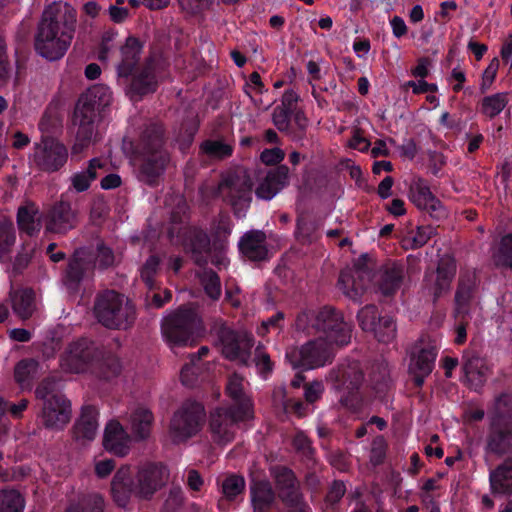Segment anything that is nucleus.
<instances>
[{
	"instance_id": "nucleus-18",
	"label": "nucleus",
	"mask_w": 512,
	"mask_h": 512,
	"mask_svg": "<svg viewBox=\"0 0 512 512\" xmlns=\"http://www.w3.org/2000/svg\"><path fill=\"white\" fill-rule=\"evenodd\" d=\"M270 475L275 483V493L284 505H293L302 498L299 481L292 469L275 465L270 468Z\"/></svg>"
},
{
	"instance_id": "nucleus-13",
	"label": "nucleus",
	"mask_w": 512,
	"mask_h": 512,
	"mask_svg": "<svg viewBox=\"0 0 512 512\" xmlns=\"http://www.w3.org/2000/svg\"><path fill=\"white\" fill-rule=\"evenodd\" d=\"M99 114L88 102L79 97L72 119V124L76 128L75 142L71 148L73 156L83 153L90 146Z\"/></svg>"
},
{
	"instance_id": "nucleus-55",
	"label": "nucleus",
	"mask_w": 512,
	"mask_h": 512,
	"mask_svg": "<svg viewBox=\"0 0 512 512\" xmlns=\"http://www.w3.org/2000/svg\"><path fill=\"white\" fill-rule=\"evenodd\" d=\"M24 499L16 490L0 491V512H22Z\"/></svg>"
},
{
	"instance_id": "nucleus-42",
	"label": "nucleus",
	"mask_w": 512,
	"mask_h": 512,
	"mask_svg": "<svg viewBox=\"0 0 512 512\" xmlns=\"http://www.w3.org/2000/svg\"><path fill=\"white\" fill-rule=\"evenodd\" d=\"M508 103L509 94L507 92H498L484 96L478 104V110L481 115L492 120L505 109Z\"/></svg>"
},
{
	"instance_id": "nucleus-17",
	"label": "nucleus",
	"mask_w": 512,
	"mask_h": 512,
	"mask_svg": "<svg viewBox=\"0 0 512 512\" xmlns=\"http://www.w3.org/2000/svg\"><path fill=\"white\" fill-rule=\"evenodd\" d=\"M159 62L160 56L157 52L151 53L145 59L140 72L133 76L126 88V92L132 100H138L142 96L156 91Z\"/></svg>"
},
{
	"instance_id": "nucleus-43",
	"label": "nucleus",
	"mask_w": 512,
	"mask_h": 512,
	"mask_svg": "<svg viewBox=\"0 0 512 512\" xmlns=\"http://www.w3.org/2000/svg\"><path fill=\"white\" fill-rule=\"evenodd\" d=\"M298 101L299 95L293 89H287L284 91L281 104L278 106L294 114V123L297 125L298 132L301 133L304 129H307L309 120L305 112L297 107Z\"/></svg>"
},
{
	"instance_id": "nucleus-6",
	"label": "nucleus",
	"mask_w": 512,
	"mask_h": 512,
	"mask_svg": "<svg viewBox=\"0 0 512 512\" xmlns=\"http://www.w3.org/2000/svg\"><path fill=\"white\" fill-rule=\"evenodd\" d=\"M160 129L157 124L147 127L137 147V158L140 165V178L149 185H154L159 177Z\"/></svg>"
},
{
	"instance_id": "nucleus-26",
	"label": "nucleus",
	"mask_w": 512,
	"mask_h": 512,
	"mask_svg": "<svg viewBox=\"0 0 512 512\" xmlns=\"http://www.w3.org/2000/svg\"><path fill=\"white\" fill-rule=\"evenodd\" d=\"M238 248L242 256L252 262L269 259L266 234L260 230H250L239 240Z\"/></svg>"
},
{
	"instance_id": "nucleus-63",
	"label": "nucleus",
	"mask_w": 512,
	"mask_h": 512,
	"mask_svg": "<svg viewBox=\"0 0 512 512\" xmlns=\"http://www.w3.org/2000/svg\"><path fill=\"white\" fill-rule=\"evenodd\" d=\"M15 231L9 221H0V254L6 253L15 243Z\"/></svg>"
},
{
	"instance_id": "nucleus-29",
	"label": "nucleus",
	"mask_w": 512,
	"mask_h": 512,
	"mask_svg": "<svg viewBox=\"0 0 512 512\" xmlns=\"http://www.w3.org/2000/svg\"><path fill=\"white\" fill-rule=\"evenodd\" d=\"M134 494V484L131 480V467L122 465L114 474L111 482V494L115 503L125 507Z\"/></svg>"
},
{
	"instance_id": "nucleus-32",
	"label": "nucleus",
	"mask_w": 512,
	"mask_h": 512,
	"mask_svg": "<svg viewBox=\"0 0 512 512\" xmlns=\"http://www.w3.org/2000/svg\"><path fill=\"white\" fill-rule=\"evenodd\" d=\"M456 262L453 258L444 257L438 262L436 279L431 287V292L436 302L444 293L448 292L456 275Z\"/></svg>"
},
{
	"instance_id": "nucleus-44",
	"label": "nucleus",
	"mask_w": 512,
	"mask_h": 512,
	"mask_svg": "<svg viewBox=\"0 0 512 512\" xmlns=\"http://www.w3.org/2000/svg\"><path fill=\"white\" fill-rule=\"evenodd\" d=\"M131 431L136 440H145L150 436L153 415L152 413L144 408L135 410L131 415Z\"/></svg>"
},
{
	"instance_id": "nucleus-16",
	"label": "nucleus",
	"mask_w": 512,
	"mask_h": 512,
	"mask_svg": "<svg viewBox=\"0 0 512 512\" xmlns=\"http://www.w3.org/2000/svg\"><path fill=\"white\" fill-rule=\"evenodd\" d=\"M224 357L230 361L238 360L247 365L254 346V337L246 332H238L225 325L218 330Z\"/></svg>"
},
{
	"instance_id": "nucleus-36",
	"label": "nucleus",
	"mask_w": 512,
	"mask_h": 512,
	"mask_svg": "<svg viewBox=\"0 0 512 512\" xmlns=\"http://www.w3.org/2000/svg\"><path fill=\"white\" fill-rule=\"evenodd\" d=\"M250 494L255 512H268L276 500V493L271 483L266 480L253 482Z\"/></svg>"
},
{
	"instance_id": "nucleus-38",
	"label": "nucleus",
	"mask_w": 512,
	"mask_h": 512,
	"mask_svg": "<svg viewBox=\"0 0 512 512\" xmlns=\"http://www.w3.org/2000/svg\"><path fill=\"white\" fill-rule=\"evenodd\" d=\"M321 221L307 213H301L296 219L294 235L296 240L302 244H311L320 238L319 230Z\"/></svg>"
},
{
	"instance_id": "nucleus-19",
	"label": "nucleus",
	"mask_w": 512,
	"mask_h": 512,
	"mask_svg": "<svg viewBox=\"0 0 512 512\" xmlns=\"http://www.w3.org/2000/svg\"><path fill=\"white\" fill-rule=\"evenodd\" d=\"M78 224V211L71 203L62 198L51 205L45 217L46 230L52 233L65 234Z\"/></svg>"
},
{
	"instance_id": "nucleus-31",
	"label": "nucleus",
	"mask_w": 512,
	"mask_h": 512,
	"mask_svg": "<svg viewBox=\"0 0 512 512\" xmlns=\"http://www.w3.org/2000/svg\"><path fill=\"white\" fill-rule=\"evenodd\" d=\"M143 45L140 40L134 36H129L125 44L121 47V62L117 67L118 76L127 79L132 75L136 65L139 62Z\"/></svg>"
},
{
	"instance_id": "nucleus-22",
	"label": "nucleus",
	"mask_w": 512,
	"mask_h": 512,
	"mask_svg": "<svg viewBox=\"0 0 512 512\" xmlns=\"http://www.w3.org/2000/svg\"><path fill=\"white\" fill-rule=\"evenodd\" d=\"M371 277V271L364 266L342 270L338 278V287L348 298L357 302L369 287Z\"/></svg>"
},
{
	"instance_id": "nucleus-2",
	"label": "nucleus",
	"mask_w": 512,
	"mask_h": 512,
	"mask_svg": "<svg viewBox=\"0 0 512 512\" xmlns=\"http://www.w3.org/2000/svg\"><path fill=\"white\" fill-rule=\"evenodd\" d=\"M76 25V12L68 5L53 4L42 15L35 36V50L50 61L64 56L71 44Z\"/></svg>"
},
{
	"instance_id": "nucleus-27",
	"label": "nucleus",
	"mask_w": 512,
	"mask_h": 512,
	"mask_svg": "<svg viewBox=\"0 0 512 512\" xmlns=\"http://www.w3.org/2000/svg\"><path fill=\"white\" fill-rule=\"evenodd\" d=\"M289 183V168L279 165L268 171L265 178L255 189V195L259 199L271 200L277 193Z\"/></svg>"
},
{
	"instance_id": "nucleus-24",
	"label": "nucleus",
	"mask_w": 512,
	"mask_h": 512,
	"mask_svg": "<svg viewBox=\"0 0 512 512\" xmlns=\"http://www.w3.org/2000/svg\"><path fill=\"white\" fill-rule=\"evenodd\" d=\"M405 276L404 265L397 261H388L374 274L379 292L385 297L394 296L400 289Z\"/></svg>"
},
{
	"instance_id": "nucleus-60",
	"label": "nucleus",
	"mask_w": 512,
	"mask_h": 512,
	"mask_svg": "<svg viewBox=\"0 0 512 512\" xmlns=\"http://www.w3.org/2000/svg\"><path fill=\"white\" fill-rule=\"evenodd\" d=\"M382 316L378 313V308L374 304H369L361 308L357 314V319L359 322V326L364 331H370L371 329H375V325L378 322V319Z\"/></svg>"
},
{
	"instance_id": "nucleus-11",
	"label": "nucleus",
	"mask_w": 512,
	"mask_h": 512,
	"mask_svg": "<svg viewBox=\"0 0 512 512\" xmlns=\"http://www.w3.org/2000/svg\"><path fill=\"white\" fill-rule=\"evenodd\" d=\"M316 332H321L329 344L345 346L351 339V325L343 314L332 306H324L317 311Z\"/></svg>"
},
{
	"instance_id": "nucleus-56",
	"label": "nucleus",
	"mask_w": 512,
	"mask_h": 512,
	"mask_svg": "<svg viewBox=\"0 0 512 512\" xmlns=\"http://www.w3.org/2000/svg\"><path fill=\"white\" fill-rule=\"evenodd\" d=\"M104 498L99 494H92L77 504L70 505L65 512H104Z\"/></svg>"
},
{
	"instance_id": "nucleus-61",
	"label": "nucleus",
	"mask_w": 512,
	"mask_h": 512,
	"mask_svg": "<svg viewBox=\"0 0 512 512\" xmlns=\"http://www.w3.org/2000/svg\"><path fill=\"white\" fill-rule=\"evenodd\" d=\"M117 262V258L113 250L104 245L99 244L94 259V266L98 269L104 270L113 267Z\"/></svg>"
},
{
	"instance_id": "nucleus-20",
	"label": "nucleus",
	"mask_w": 512,
	"mask_h": 512,
	"mask_svg": "<svg viewBox=\"0 0 512 512\" xmlns=\"http://www.w3.org/2000/svg\"><path fill=\"white\" fill-rule=\"evenodd\" d=\"M409 198L417 208L427 211L436 220L446 216L444 205L431 192L427 180L423 178H418L410 185Z\"/></svg>"
},
{
	"instance_id": "nucleus-25",
	"label": "nucleus",
	"mask_w": 512,
	"mask_h": 512,
	"mask_svg": "<svg viewBox=\"0 0 512 512\" xmlns=\"http://www.w3.org/2000/svg\"><path fill=\"white\" fill-rule=\"evenodd\" d=\"M131 441V436L118 421L112 420L107 423L103 435V447L106 451L118 457H125L131 450Z\"/></svg>"
},
{
	"instance_id": "nucleus-58",
	"label": "nucleus",
	"mask_w": 512,
	"mask_h": 512,
	"mask_svg": "<svg viewBox=\"0 0 512 512\" xmlns=\"http://www.w3.org/2000/svg\"><path fill=\"white\" fill-rule=\"evenodd\" d=\"M245 489V479L243 476L231 474L222 482V493L227 500H234Z\"/></svg>"
},
{
	"instance_id": "nucleus-52",
	"label": "nucleus",
	"mask_w": 512,
	"mask_h": 512,
	"mask_svg": "<svg viewBox=\"0 0 512 512\" xmlns=\"http://www.w3.org/2000/svg\"><path fill=\"white\" fill-rule=\"evenodd\" d=\"M38 370V362L33 359L21 360L14 370L16 382L22 387H30L31 380L35 377Z\"/></svg>"
},
{
	"instance_id": "nucleus-21",
	"label": "nucleus",
	"mask_w": 512,
	"mask_h": 512,
	"mask_svg": "<svg viewBox=\"0 0 512 512\" xmlns=\"http://www.w3.org/2000/svg\"><path fill=\"white\" fill-rule=\"evenodd\" d=\"M160 489V465L146 461L137 467L134 478V495L141 500H151Z\"/></svg>"
},
{
	"instance_id": "nucleus-10",
	"label": "nucleus",
	"mask_w": 512,
	"mask_h": 512,
	"mask_svg": "<svg viewBox=\"0 0 512 512\" xmlns=\"http://www.w3.org/2000/svg\"><path fill=\"white\" fill-rule=\"evenodd\" d=\"M102 352L95 343L81 339L71 343L61 357L60 365L64 371L81 373L100 365Z\"/></svg>"
},
{
	"instance_id": "nucleus-4",
	"label": "nucleus",
	"mask_w": 512,
	"mask_h": 512,
	"mask_svg": "<svg viewBox=\"0 0 512 512\" xmlns=\"http://www.w3.org/2000/svg\"><path fill=\"white\" fill-rule=\"evenodd\" d=\"M496 403L506 409H497L491 416L484 449L487 454L501 457L512 450V399L502 394Z\"/></svg>"
},
{
	"instance_id": "nucleus-45",
	"label": "nucleus",
	"mask_w": 512,
	"mask_h": 512,
	"mask_svg": "<svg viewBox=\"0 0 512 512\" xmlns=\"http://www.w3.org/2000/svg\"><path fill=\"white\" fill-rule=\"evenodd\" d=\"M38 207L34 203H26L19 207L17 213V223L21 231L29 235L40 230V222L38 219Z\"/></svg>"
},
{
	"instance_id": "nucleus-59",
	"label": "nucleus",
	"mask_w": 512,
	"mask_h": 512,
	"mask_svg": "<svg viewBox=\"0 0 512 512\" xmlns=\"http://www.w3.org/2000/svg\"><path fill=\"white\" fill-rule=\"evenodd\" d=\"M160 260L156 255L147 259L141 270V279L149 290L156 287Z\"/></svg>"
},
{
	"instance_id": "nucleus-64",
	"label": "nucleus",
	"mask_w": 512,
	"mask_h": 512,
	"mask_svg": "<svg viewBox=\"0 0 512 512\" xmlns=\"http://www.w3.org/2000/svg\"><path fill=\"white\" fill-rule=\"evenodd\" d=\"M184 501L183 491L180 486L171 487L168 497L162 505V512H179Z\"/></svg>"
},
{
	"instance_id": "nucleus-30",
	"label": "nucleus",
	"mask_w": 512,
	"mask_h": 512,
	"mask_svg": "<svg viewBox=\"0 0 512 512\" xmlns=\"http://www.w3.org/2000/svg\"><path fill=\"white\" fill-rule=\"evenodd\" d=\"M218 194L228 201L236 210L238 206H249L251 201V189L245 183L237 185L233 177L223 179L218 186Z\"/></svg>"
},
{
	"instance_id": "nucleus-7",
	"label": "nucleus",
	"mask_w": 512,
	"mask_h": 512,
	"mask_svg": "<svg viewBox=\"0 0 512 512\" xmlns=\"http://www.w3.org/2000/svg\"><path fill=\"white\" fill-rule=\"evenodd\" d=\"M204 406L195 400H186L174 413L170 431L175 443H182L200 432L205 419Z\"/></svg>"
},
{
	"instance_id": "nucleus-49",
	"label": "nucleus",
	"mask_w": 512,
	"mask_h": 512,
	"mask_svg": "<svg viewBox=\"0 0 512 512\" xmlns=\"http://www.w3.org/2000/svg\"><path fill=\"white\" fill-rule=\"evenodd\" d=\"M200 151L209 158L225 159L233 154L234 146L223 139H207L201 143Z\"/></svg>"
},
{
	"instance_id": "nucleus-48",
	"label": "nucleus",
	"mask_w": 512,
	"mask_h": 512,
	"mask_svg": "<svg viewBox=\"0 0 512 512\" xmlns=\"http://www.w3.org/2000/svg\"><path fill=\"white\" fill-rule=\"evenodd\" d=\"M210 349L208 346H201L196 353H191L189 355L190 361L186 363L180 373L181 381L186 386H192L196 381V376L198 370L197 363L203 358L207 357Z\"/></svg>"
},
{
	"instance_id": "nucleus-1",
	"label": "nucleus",
	"mask_w": 512,
	"mask_h": 512,
	"mask_svg": "<svg viewBox=\"0 0 512 512\" xmlns=\"http://www.w3.org/2000/svg\"><path fill=\"white\" fill-rule=\"evenodd\" d=\"M167 237L171 243L181 245L199 267H206L210 261L215 267L222 269L229 263L225 244L222 241H214L211 244L208 233L201 228L188 225L185 214L178 210L171 213Z\"/></svg>"
},
{
	"instance_id": "nucleus-28",
	"label": "nucleus",
	"mask_w": 512,
	"mask_h": 512,
	"mask_svg": "<svg viewBox=\"0 0 512 512\" xmlns=\"http://www.w3.org/2000/svg\"><path fill=\"white\" fill-rule=\"evenodd\" d=\"M478 281L474 272L462 274L458 281L455 293V317L467 316L470 311V305L477 290Z\"/></svg>"
},
{
	"instance_id": "nucleus-3",
	"label": "nucleus",
	"mask_w": 512,
	"mask_h": 512,
	"mask_svg": "<svg viewBox=\"0 0 512 512\" xmlns=\"http://www.w3.org/2000/svg\"><path fill=\"white\" fill-rule=\"evenodd\" d=\"M93 314L108 329H127L136 319V308L125 295L114 290L98 293L94 300Z\"/></svg>"
},
{
	"instance_id": "nucleus-50",
	"label": "nucleus",
	"mask_w": 512,
	"mask_h": 512,
	"mask_svg": "<svg viewBox=\"0 0 512 512\" xmlns=\"http://www.w3.org/2000/svg\"><path fill=\"white\" fill-rule=\"evenodd\" d=\"M436 233V228L431 225L418 226L416 231H411L403 240L404 249L416 250L423 247Z\"/></svg>"
},
{
	"instance_id": "nucleus-35",
	"label": "nucleus",
	"mask_w": 512,
	"mask_h": 512,
	"mask_svg": "<svg viewBox=\"0 0 512 512\" xmlns=\"http://www.w3.org/2000/svg\"><path fill=\"white\" fill-rule=\"evenodd\" d=\"M272 123L278 131L286 134L294 142H302L306 138L307 129L298 132L294 114L278 105L273 109Z\"/></svg>"
},
{
	"instance_id": "nucleus-37",
	"label": "nucleus",
	"mask_w": 512,
	"mask_h": 512,
	"mask_svg": "<svg viewBox=\"0 0 512 512\" xmlns=\"http://www.w3.org/2000/svg\"><path fill=\"white\" fill-rule=\"evenodd\" d=\"M98 413L92 406L82 409L79 419L74 425V436L77 440L92 441L98 430Z\"/></svg>"
},
{
	"instance_id": "nucleus-8",
	"label": "nucleus",
	"mask_w": 512,
	"mask_h": 512,
	"mask_svg": "<svg viewBox=\"0 0 512 512\" xmlns=\"http://www.w3.org/2000/svg\"><path fill=\"white\" fill-rule=\"evenodd\" d=\"M335 387L342 392L340 402L347 409L357 412L362 407L359 391L364 382V373L358 363L340 367L330 373Z\"/></svg>"
},
{
	"instance_id": "nucleus-51",
	"label": "nucleus",
	"mask_w": 512,
	"mask_h": 512,
	"mask_svg": "<svg viewBox=\"0 0 512 512\" xmlns=\"http://www.w3.org/2000/svg\"><path fill=\"white\" fill-rule=\"evenodd\" d=\"M370 332L374 333L375 338L381 343H391L397 334L396 322L392 316H382L378 319L375 329H371Z\"/></svg>"
},
{
	"instance_id": "nucleus-15",
	"label": "nucleus",
	"mask_w": 512,
	"mask_h": 512,
	"mask_svg": "<svg viewBox=\"0 0 512 512\" xmlns=\"http://www.w3.org/2000/svg\"><path fill=\"white\" fill-rule=\"evenodd\" d=\"M286 358L294 369L310 370L330 363L332 353L328 343L320 338L308 341L299 350L287 353Z\"/></svg>"
},
{
	"instance_id": "nucleus-57",
	"label": "nucleus",
	"mask_w": 512,
	"mask_h": 512,
	"mask_svg": "<svg viewBox=\"0 0 512 512\" xmlns=\"http://www.w3.org/2000/svg\"><path fill=\"white\" fill-rule=\"evenodd\" d=\"M201 283L206 295L212 300L221 296V281L219 275L212 269L205 270L201 276Z\"/></svg>"
},
{
	"instance_id": "nucleus-14",
	"label": "nucleus",
	"mask_w": 512,
	"mask_h": 512,
	"mask_svg": "<svg viewBox=\"0 0 512 512\" xmlns=\"http://www.w3.org/2000/svg\"><path fill=\"white\" fill-rule=\"evenodd\" d=\"M253 417L242 415L239 410L231 407H217L210 413L209 428L214 442L217 444H227L232 442L237 425Z\"/></svg>"
},
{
	"instance_id": "nucleus-33",
	"label": "nucleus",
	"mask_w": 512,
	"mask_h": 512,
	"mask_svg": "<svg viewBox=\"0 0 512 512\" xmlns=\"http://www.w3.org/2000/svg\"><path fill=\"white\" fill-rule=\"evenodd\" d=\"M226 393L233 401L228 407L239 410L242 415H253L252 401L244 392L243 377L238 374L231 375L226 385Z\"/></svg>"
},
{
	"instance_id": "nucleus-54",
	"label": "nucleus",
	"mask_w": 512,
	"mask_h": 512,
	"mask_svg": "<svg viewBox=\"0 0 512 512\" xmlns=\"http://www.w3.org/2000/svg\"><path fill=\"white\" fill-rule=\"evenodd\" d=\"M252 361L261 378L267 379L272 374L274 363L261 343L256 346Z\"/></svg>"
},
{
	"instance_id": "nucleus-47",
	"label": "nucleus",
	"mask_w": 512,
	"mask_h": 512,
	"mask_svg": "<svg viewBox=\"0 0 512 512\" xmlns=\"http://www.w3.org/2000/svg\"><path fill=\"white\" fill-rule=\"evenodd\" d=\"M99 113L108 107L112 101V93L105 85H94L80 96Z\"/></svg>"
},
{
	"instance_id": "nucleus-39",
	"label": "nucleus",
	"mask_w": 512,
	"mask_h": 512,
	"mask_svg": "<svg viewBox=\"0 0 512 512\" xmlns=\"http://www.w3.org/2000/svg\"><path fill=\"white\" fill-rule=\"evenodd\" d=\"M13 312L22 320L29 319L35 309V295L31 289L11 290L9 293Z\"/></svg>"
},
{
	"instance_id": "nucleus-46",
	"label": "nucleus",
	"mask_w": 512,
	"mask_h": 512,
	"mask_svg": "<svg viewBox=\"0 0 512 512\" xmlns=\"http://www.w3.org/2000/svg\"><path fill=\"white\" fill-rule=\"evenodd\" d=\"M99 113L108 107L112 101V93L105 85H94L80 96Z\"/></svg>"
},
{
	"instance_id": "nucleus-40",
	"label": "nucleus",
	"mask_w": 512,
	"mask_h": 512,
	"mask_svg": "<svg viewBox=\"0 0 512 512\" xmlns=\"http://www.w3.org/2000/svg\"><path fill=\"white\" fill-rule=\"evenodd\" d=\"M106 167L105 161L100 158H92L85 170L78 171L71 175V188L78 193L87 191L91 183L97 178L98 170Z\"/></svg>"
},
{
	"instance_id": "nucleus-62",
	"label": "nucleus",
	"mask_w": 512,
	"mask_h": 512,
	"mask_svg": "<svg viewBox=\"0 0 512 512\" xmlns=\"http://www.w3.org/2000/svg\"><path fill=\"white\" fill-rule=\"evenodd\" d=\"M292 444L295 450L307 460L314 458L315 449L312 446V441L303 431H298L295 434Z\"/></svg>"
},
{
	"instance_id": "nucleus-41",
	"label": "nucleus",
	"mask_w": 512,
	"mask_h": 512,
	"mask_svg": "<svg viewBox=\"0 0 512 512\" xmlns=\"http://www.w3.org/2000/svg\"><path fill=\"white\" fill-rule=\"evenodd\" d=\"M87 269L88 263L85 258V252L83 250H77L73 258L69 261L66 270L64 279L66 286L71 290L77 289Z\"/></svg>"
},
{
	"instance_id": "nucleus-34",
	"label": "nucleus",
	"mask_w": 512,
	"mask_h": 512,
	"mask_svg": "<svg viewBox=\"0 0 512 512\" xmlns=\"http://www.w3.org/2000/svg\"><path fill=\"white\" fill-rule=\"evenodd\" d=\"M489 482L493 494L512 495V457L490 471Z\"/></svg>"
},
{
	"instance_id": "nucleus-5",
	"label": "nucleus",
	"mask_w": 512,
	"mask_h": 512,
	"mask_svg": "<svg viewBox=\"0 0 512 512\" xmlns=\"http://www.w3.org/2000/svg\"><path fill=\"white\" fill-rule=\"evenodd\" d=\"M436 341L422 335L408 350V374L416 389H421L426 378L433 372L438 356Z\"/></svg>"
},
{
	"instance_id": "nucleus-53",
	"label": "nucleus",
	"mask_w": 512,
	"mask_h": 512,
	"mask_svg": "<svg viewBox=\"0 0 512 512\" xmlns=\"http://www.w3.org/2000/svg\"><path fill=\"white\" fill-rule=\"evenodd\" d=\"M493 259L497 267L512 269V233L502 236Z\"/></svg>"
},
{
	"instance_id": "nucleus-23",
	"label": "nucleus",
	"mask_w": 512,
	"mask_h": 512,
	"mask_svg": "<svg viewBox=\"0 0 512 512\" xmlns=\"http://www.w3.org/2000/svg\"><path fill=\"white\" fill-rule=\"evenodd\" d=\"M71 418V404L63 395H52L43 403L41 419L46 428L63 429Z\"/></svg>"
},
{
	"instance_id": "nucleus-12",
	"label": "nucleus",
	"mask_w": 512,
	"mask_h": 512,
	"mask_svg": "<svg viewBox=\"0 0 512 512\" xmlns=\"http://www.w3.org/2000/svg\"><path fill=\"white\" fill-rule=\"evenodd\" d=\"M168 327L167 338L174 345L193 346L197 330V314L191 308H179L162 320V328Z\"/></svg>"
},
{
	"instance_id": "nucleus-9",
	"label": "nucleus",
	"mask_w": 512,
	"mask_h": 512,
	"mask_svg": "<svg viewBox=\"0 0 512 512\" xmlns=\"http://www.w3.org/2000/svg\"><path fill=\"white\" fill-rule=\"evenodd\" d=\"M30 165L43 172H56L60 170L68 159V151L63 143L49 135H43L39 142L34 144L30 155Z\"/></svg>"
}]
</instances>
